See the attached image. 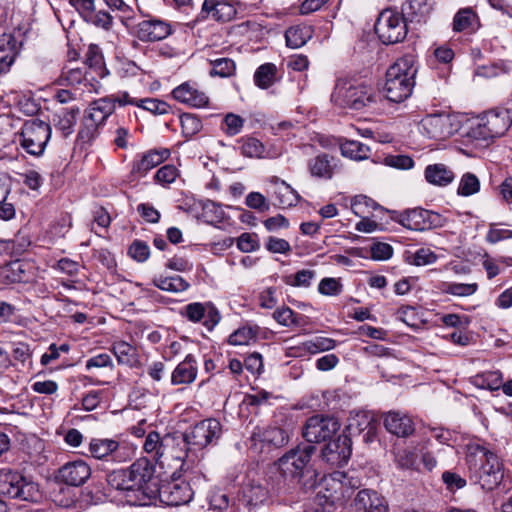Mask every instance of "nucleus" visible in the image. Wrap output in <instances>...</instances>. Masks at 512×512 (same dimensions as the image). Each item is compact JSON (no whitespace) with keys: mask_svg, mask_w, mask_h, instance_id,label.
I'll use <instances>...</instances> for the list:
<instances>
[{"mask_svg":"<svg viewBox=\"0 0 512 512\" xmlns=\"http://www.w3.org/2000/svg\"><path fill=\"white\" fill-rule=\"evenodd\" d=\"M155 467L147 458H139L129 469H119L107 475L109 487L131 506L148 505V489L154 479Z\"/></svg>","mask_w":512,"mask_h":512,"instance_id":"obj_1","label":"nucleus"},{"mask_svg":"<svg viewBox=\"0 0 512 512\" xmlns=\"http://www.w3.org/2000/svg\"><path fill=\"white\" fill-rule=\"evenodd\" d=\"M315 450L312 445L297 446L279 458L277 464L283 481L277 484L278 492L289 491L296 484L305 490L316 487L318 473L311 464Z\"/></svg>","mask_w":512,"mask_h":512,"instance_id":"obj_2","label":"nucleus"},{"mask_svg":"<svg viewBox=\"0 0 512 512\" xmlns=\"http://www.w3.org/2000/svg\"><path fill=\"white\" fill-rule=\"evenodd\" d=\"M466 466L471 481L491 491L502 481L503 464L485 445L474 442L466 446Z\"/></svg>","mask_w":512,"mask_h":512,"instance_id":"obj_3","label":"nucleus"},{"mask_svg":"<svg viewBox=\"0 0 512 512\" xmlns=\"http://www.w3.org/2000/svg\"><path fill=\"white\" fill-rule=\"evenodd\" d=\"M417 71L414 55L407 54L397 59L386 72V98L395 103L406 100L412 94Z\"/></svg>","mask_w":512,"mask_h":512,"instance_id":"obj_4","label":"nucleus"},{"mask_svg":"<svg viewBox=\"0 0 512 512\" xmlns=\"http://www.w3.org/2000/svg\"><path fill=\"white\" fill-rule=\"evenodd\" d=\"M373 88L352 80L339 79L336 82L331 100L335 105L352 110H361L376 103Z\"/></svg>","mask_w":512,"mask_h":512,"instance_id":"obj_5","label":"nucleus"},{"mask_svg":"<svg viewBox=\"0 0 512 512\" xmlns=\"http://www.w3.org/2000/svg\"><path fill=\"white\" fill-rule=\"evenodd\" d=\"M222 434L221 423L209 418L196 423L182 434H175L178 451L181 449L189 453L202 450L210 444H216Z\"/></svg>","mask_w":512,"mask_h":512,"instance_id":"obj_6","label":"nucleus"},{"mask_svg":"<svg viewBox=\"0 0 512 512\" xmlns=\"http://www.w3.org/2000/svg\"><path fill=\"white\" fill-rule=\"evenodd\" d=\"M0 495L21 501H37L39 486L31 477L11 469H0Z\"/></svg>","mask_w":512,"mask_h":512,"instance_id":"obj_7","label":"nucleus"},{"mask_svg":"<svg viewBox=\"0 0 512 512\" xmlns=\"http://www.w3.org/2000/svg\"><path fill=\"white\" fill-rule=\"evenodd\" d=\"M193 495L194 492L186 481L173 478L169 482L159 484L154 476L148 489V504L159 498L162 503L168 506H180L189 503Z\"/></svg>","mask_w":512,"mask_h":512,"instance_id":"obj_8","label":"nucleus"},{"mask_svg":"<svg viewBox=\"0 0 512 512\" xmlns=\"http://www.w3.org/2000/svg\"><path fill=\"white\" fill-rule=\"evenodd\" d=\"M143 447L160 465H164L165 460L175 459L181 462L182 468L187 458V451H178L175 434H166L161 438L158 432L152 431L147 435Z\"/></svg>","mask_w":512,"mask_h":512,"instance_id":"obj_9","label":"nucleus"},{"mask_svg":"<svg viewBox=\"0 0 512 512\" xmlns=\"http://www.w3.org/2000/svg\"><path fill=\"white\" fill-rule=\"evenodd\" d=\"M407 20L397 11L383 10L375 24V32L385 45L402 42L407 35Z\"/></svg>","mask_w":512,"mask_h":512,"instance_id":"obj_10","label":"nucleus"},{"mask_svg":"<svg viewBox=\"0 0 512 512\" xmlns=\"http://www.w3.org/2000/svg\"><path fill=\"white\" fill-rule=\"evenodd\" d=\"M20 137L21 146L27 153L40 156L51 137V127L42 120L32 119L24 123Z\"/></svg>","mask_w":512,"mask_h":512,"instance_id":"obj_11","label":"nucleus"},{"mask_svg":"<svg viewBox=\"0 0 512 512\" xmlns=\"http://www.w3.org/2000/svg\"><path fill=\"white\" fill-rule=\"evenodd\" d=\"M339 429L340 423L336 418L316 414L305 421L302 436L308 443H321L330 441Z\"/></svg>","mask_w":512,"mask_h":512,"instance_id":"obj_12","label":"nucleus"},{"mask_svg":"<svg viewBox=\"0 0 512 512\" xmlns=\"http://www.w3.org/2000/svg\"><path fill=\"white\" fill-rule=\"evenodd\" d=\"M421 127L425 134L435 140H444L457 131V125L447 113L429 114L421 120Z\"/></svg>","mask_w":512,"mask_h":512,"instance_id":"obj_13","label":"nucleus"},{"mask_svg":"<svg viewBox=\"0 0 512 512\" xmlns=\"http://www.w3.org/2000/svg\"><path fill=\"white\" fill-rule=\"evenodd\" d=\"M352 454V441L349 436L342 434L330 440L322 449V459L331 466L347 464Z\"/></svg>","mask_w":512,"mask_h":512,"instance_id":"obj_14","label":"nucleus"},{"mask_svg":"<svg viewBox=\"0 0 512 512\" xmlns=\"http://www.w3.org/2000/svg\"><path fill=\"white\" fill-rule=\"evenodd\" d=\"M171 32L169 23L157 18H149L137 24L135 33L142 42H156L167 38Z\"/></svg>","mask_w":512,"mask_h":512,"instance_id":"obj_15","label":"nucleus"},{"mask_svg":"<svg viewBox=\"0 0 512 512\" xmlns=\"http://www.w3.org/2000/svg\"><path fill=\"white\" fill-rule=\"evenodd\" d=\"M91 475V468L83 460L68 462L58 469L56 478L69 486L83 485Z\"/></svg>","mask_w":512,"mask_h":512,"instance_id":"obj_16","label":"nucleus"},{"mask_svg":"<svg viewBox=\"0 0 512 512\" xmlns=\"http://www.w3.org/2000/svg\"><path fill=\"white\" fill-rule=\"evenodd\" d=\"M250 441L255 449H257L258 443L279 448L288 443L289 435L284 429L279 427H255L250 436Z\"/></svg>","mask_w":512,"mask_h":512,"instance_id":"obj_17","label":"nucleus"},{"mask_svg":"<svg viewBox=\"0 0 512 512\" xmlns=\"http://www.w3.org/2000/svg\"><path fill=\"white\" fill-rule=\"evenodd\" d=\"M353 506L357 512H388L389 510L386 499L372 489L360 490L353 501Z\"/></svg>","mask_w":512,"mask_h":512,"instance_id":"obj_18","label":"nucleus"},{"mask_svg":"<svg viewBox=\"0 0 512 512\" xmlns=\"http://www.w3.org/2000/svg\"><path fill=\"white\" fill-rule=\"evenodd\" d=\"M339 478H343V472L334 471L323 478V491L318 495L325 500V504L334 506L346 502L343 493V482Z\"/></svg>","mask_w":512,"mask_h":512,"instance_id":"obj_19","label":"nucleus"},{"mask_svg":"<svg viewBox=\"0 0 512 512\" xmlns=\"http://www.w3.org/2000/svg\"><path fill=\"white\" fill-rule=\"evenodd\" d=\"M236 15L235 7L226 0H204L200 17L211 18L219 22H228Z\"/></svg>","mask_w":512,"mask_h":512,"instance_id":"obj_20","label":"nucleus"},{"mask_svg":"<svg viewBox=\"0 0 512 512\" xmlns=\"http://www.w3.org/2000/svg\"><path fill=\"white\" fill-rule=\"evenodd\" d=\"M175 100L185 105L201 108L208 104L209 98L205 92L199 90L195 85L185 82L172 91Z\"/></svg>","mask_w":512,"mask_h":512,"instance_id":"obj_21","label":"nucleus"},{"mask_svg":"<svg viewBox=\"0 0 512 512\" xmlns=\"http://www.w3.org/2000/svg\"><path fill=\"white\" fill-rule=\"evenodd\" d=\"M269 182L273 185L275 205L285 209L296 206L301 201V196L287 182L277 176H272Z\"/></svg>","mask_w":512,"mask_h":512,"instance_id":"obj_22","label":"nucleus"},{"mask_svg":"<svg viewBox=\"0 0 512 512\" xmlns=\"http://www.w3.org/2000/svg\"><path fill=\"white\" fill-rule=\"evenodd\" d=\"M383 422L386 430L398 437H408L415 430L412 419L400 412L390 411L386 413Z\"/></svg>","mask_w":512,"mask_h":512,"instance_id":"obj_23","label":"nucleus"},{"mask_svg":"<svg viewBox=\"0 0 512 512\" xmlns=\"http://www.w3.org/2000/svg\"><path fill=\"white\" fill-rule=\"evenodd\" d=\"M427 210L423 208L407 209L404 212H392L391 219L403 227L415 231L426 230Z\"/></svg>","mask_w":512,"mask_h":512,"instance_id":"obj_24","label":"nucleus"},{"mask_svg":"<svg viewBox=\"0 0 512 512\" xmlns=\"http://www.w3.org/2000/svg\"><path fill=\"white\" fill-rule=\"evenodd\" d=\"M19 53L18 41L11 34L0 37V76L7 74Z\"/></svg>","mask_w":512,"mask_h":512,"instance_id":"obj_25","label":"nucleus"},{"mask_svg":"<svg viewBox=\"0 0 512 512\" xmlns=\"http://www.w3.org/2000/svg\"><path fill=\"white\" fill-rule=\"evenodd\" d=\"M197 374V361L192 354H188L173 370L171 383L172 385L191 384L196 380Z\"/></svg>","mask_w":512,"mask_h":512,"instance_id":"obj_26","label":"nucleus"},{"mask_svg":"<svg viewBox=\"0 0 512 512\" xmlns=\"http://www.w3.org/2000/svg\"><path fill=\"white\" fill-rule=\"evenodd\" d=\"M28 264L20 260L12 261L0 269L2 284L25 283L29 281Z\"/></svg>","mask_w":512,"mask_h":512,"instance_id":"obj_27","label":"nucleus"},{"mask_svg":"<svg viewBox=\"0 0 512 512\" xmlns=\"http://www.w3.org/2000/svg\"><path fill=\"white\" fill-rule=\"evenodd\" d=\"M170 156L168 149L150 150L133 164L132 173L144 176L149 170L161 164Z\"/></svg>","mask_w":512,"mask_h":512,"instance_id":"obj_28","label":"nucleus"},{"mask_svg":"<svg viewBox=\"0 0 512 512\" xmlns=\"http://www.w3.org/2000/svg\"><path fill=\"white\" fill-rule=\"evenodd\" d=\"M308 168L312 176L330 179L336 168V159L326 153L319 154L308 162Z\"/></svg>","mask_w":512,"mask_h":512,"instance_id":"obj_29","label":"nucleus"},{"mask_svg":"<svg viewBox=\"0 0 512 512\" xmlns=\"http://www.w3.org/2000/svg\"><path fill=\"white\" fill-rule=\"evenodd\" d=\"M80 109L78 107L63 108L53 116L54 127L62 133L64 137L69 136L74 131L76 124V117L79 114Z\"/></svg>","mask_w":512,"mask_h":512,"instance_id":"obj_30","label":"nucleus"},{"mask_svg":"<svg viewBox=\"0 0 512 512\" xmlns=\"http://www.w3.org/2000/svg\"><path fill=\"white\" fill-rule=\"evenodd\" d=\"M425 179L435 186H447L454 180V173L442 163L431 164L425 168Z\"/></svg>","mask_w":512,"mask_h":512,"instance_id":"obj_31","label":"nucleus"},{"mask_svg":"<svg viewBox=\"0 0 512 512\" xmlns=\"http://www.w3.org/2000/svg\"><path fill=\"white\" fill-rule=\"evenodd\" d=\"M427 0H406L401 7V15L408 21L420 22L429 13Z\"/></svg>","mask_w":512,"mask_h":512,"instance_id":"obj_32","label":"nucleus"},{"mask_svg":"<svg viewBox=\"0 0 512 512\" xmlns=\"http://www.w3.org/2000/svg\"><path fill=\"white\" fill-rule=\"evenodd\" d=\"M479 19L471 8L460 9L453 19V30L455 32L474 31L478 28Z\"/></svg>","mask_w":512,"mask_h":512,"instance_id":"obj_33","label":"nucleus"},{"mask_svg":"<svg viewBox=\"0 0 512 512\" xmlns=\"http://www.w3.org/2000/svg\"><path fill=\"white\" fill-rule=\"evenodd\" d=\"M153 285L163 291L179 293L186 291L190 284L181 276H158L152 281Z\"/></svg>","mask_w":512,"mask_h":512,"instance_id":"obj_34","label":"nucleus"},{"mask_svg":"<svg viewBox=\"0 0 512 512\" xmlns=\"http://www.w3.org/2000/svg\"><path fill=\"white\" fill-rule=\"evenodd\" d=\"M118 449L119 443L112 439H92L89 444V451L96 459L114 456Z\"/></svg>","mask_w":512,"mask_h":512,"instance_id":"obj_35","label":"nucleus"},{"mask_svg":"<svg viewBox=\"0 0 512 512\" xmlns=\"http://www.w3.org/2000/svg\"><path fill=\"white\" fill-rule=\"evenodd\" d=\"M311 37L312 31L307 26H293L285 32L286 45L293 49L302 47Z\"/></svg>","mask_w":512,"mask_h":512,"instance_id":"obj_36","label":"nucleus"},{"mask_svg":"<svg viewBox=\"0 0 512 512\" xmlns=\"http://www.w3.org/2000/svg\"><path fill=\"white\" fill-rule=\"evenodd\" d=\"M112 351L119 364L132 367L138 361L136 348L125 341L115 342Z\"/></svg>","mask_w":512,"mask_h":512,"instance_id":"obj_37","label":"nucleus"},{"mask_svg":"<svg viewBox=\"0 0 512 512\" xmlns=\"http://www.w3.org/2000/svg\"><path fill=\"white\" fill-rule=\"evenodd\" d=\"M277 67L273 63L260 65L254 73L255 85L261 89H268L276 82Z\"/></svg>","mask_w":512,"mask_h":512,"instance_id":"obj_38","label":"nucleus"},{"mask_svg":"<svg viewBox=\"0 0 512 512\" xmlns=\"http://www.w3.org/2000/svg\"><path fill=\"white\" fill-rule=\"evenodd\" d=\"M340 150L343 156L353 160L367 159L370 154L369 146L356 140H345L340 143Z\"/></svg>","mask_w":512,"mask_h":512,"instance_id":"obj_39","label":"nucleus"},{"mask_svg":"<svg viewBox=\"0 0 512 512\" xmlns=\"http://www.w3.org/2000/svg\"><path fill=\"white\" fill-rule=\"evenodd\" d=\"M507 113H490L485 124L488 134L491 137L502 136L510 127V121L507 119Z\"/></svg>","mask_w":512,"mask_h":512,"instance_id":"obj_40","label":"nucleus"},{"mask_svg":"<svg viewBox=\"0 0 512 512\" xmlns=\"http://www.w3.org/2000/svg\"><path fill=\"white\" fill-rule=\"evenodd\" d=\"M478 289V285L476 283H454V282H444L442 284V292L445 294H450L459 297H466L473 295Z\"/></svg>","mask_w":512,"mask_h":512,"instance_id":"obj_41","label":"nucleus"},{"mask_svg":"<svg viewBox=\"0 0 512 512\" xmlns=\"http://www.w3.org/2000/svg\"><path fill=\"white\" fill-rule=\"evenodd\" d=\"M241 153L242 155L250 158H262L264 157L265 147L256 138L246 137L241 139Z\"/></svg>","mask_w":512,"mask_h":512,"instance_id":"obj_42","label":"nucleus"},{"mask_svg":"<svg viewBox=\"0 0 512 512\" xmlns=\"http://www.w3.org/2000/svg\"><path fill=\"white\" fill-rule=\"evenodd\" d=\"M480 189V181L478 177L470 172L465 173L459 183L457 193L461 196H471Z\"/></svg>","mask_w":512,"mask_h":512,"instance_id":"obj_43","label":"nucleus"},{"mask_svg":"<svg viewBox=\"0 0 512 512\" xmlns=\"http://www.w3.org/2000/svg\"><path fill=\"white\" fill-rule=\"evenodd\" d=\"M273 318L283 326H299L301 325L304 317L302 315L296 314L289 307H282L274 311Z\"/></svg>","mask_w":512,"mask_h":512,"instance_id":"obj_44","label":"nucleus"},{"mask_svg":"<svg viewBox=\"0 0 512 512\" xmlns=\"http://www.w3.org/2000/svg\"><path fill=\"white\" fill-rule=\"evenodd\" d=\"M212 70L210 74L212 76L218 75L220 77H229L234 74L236 66L232 59L229 58H218L211 61Z\"/></svg>","mask_w":512,"mask_h":512,"instance_id":"obj_45","label":"nucleus"},{"mask_svg":"<svg viewBox=\"0 0 512 512\" xmlns=\"http://www.w3.org/2000/svg\"><path fill=\"white\" fill-rule=\"evenodd\" d=\"M336 346V341L327 337H316L304 343L305 349L311 353L329 351Z\"/></svg>","mask_w":512,"mask_h":512,"instance_id":"obj_46","label":"nucleus"},{"mask_svg":"<svg viewBox=\"0 0 512 512\" xmlns=\"http://www.w3.org/2000/svg\"><path fill=\"white\" fill-rule=\"evenodd\" d=\"M256 334L257 331L251 327H241L229 336L228 342L234 346L247 345L256 338Z\"/></svg>","mask_w":512,"mask_h":512,"instance_id":"obj_47","label":"nucleus"},{"mask_svg":"<svg viewBox=\"0 0 512 512\" xmlns=\"http://www.w3.org/2000/svg\"><path fill=\"white\" fill-rule=\"evenodd\" d=\"M138 107L143 108L154 115L167 114L171 108L168 103L155 98L140 99Z\"/></svg>","mask_w":512,"mask_h":512,"instance_id":"obj_48","label":"nucleus"},{"mask_svg":"<svg viewBox=\"0 0 512 512\" xmlns=\"http://www.w3.org/2000/svg\"><path fill=\"white\" fill-rule=\"evenodd\" d=\"M512 239V230L508 228H502L498 224L492 223L489 226V230L486 234V241L491 244H496L500 241Z\"/></svg>","mask_w":512,"mask_h":512,"instance_id":"obj_49","label":"nucleus"},{"mask_svg":"<svg viewBox=\"0 0 512 512\" xmlns=\"http://www.w3.org/2000/svg\"><path fill=\"white\" fill-rule=\"evenodd\" d=\"M182 131L185 135L192 136L202 129L201 120L193 114H183L180 118Z\"/></svg>","mask_w":512,"mask_h":512,"instance_id":"obj_50","label":"nucleus"},{"mask_svg":"<svg viewBox=\"0 0 512 512\" xmlns=\"http://www.w3.org/2000/svg\"><path fill=\"white\" fill-rule=\"evenodd\" d=\"M266 496V489L260 485L251 486L248 490L244 491V498L249 506H257L263 503Z\"/></svg>","mask_w":512,"mask_h":512,"instance_id":"obj_51","label":"nucleus"},{"mask_svg":"<svg viewBox=\"0 0 512 512\" xmlns=\"http://www.w3.org/2000/svg\"><path fill=\"white\" fill-rule=\"evenodd\" d=\"M272 394L266 390H258L254 394H246L242 405L246 407L258 408L264 404H267Z\"/></svg>","mask_w":512,"mask_h":512,"instance_id":"obj_52","label":"nucleus"},{"mask_svg":"<svg viewBox=\"0 0 512 512\" xmlns=\"http://www.w3.org/2000/svg\"><path fill=\"white\" fill-rule=\"evenodd\" d=\"M314 275V271L303 269L298 271L294 276L286 277L285 283L296 287H308Z\"/></svg>","mask_w":512,"mask_h":512,"instance_id":"obj_53","label":"nucleus"},{"mask_svg":"<svg viewBox=\"0 0 512 512\" xmlns=\"http://www.w3.org/2000/svg\"><path fill=\"white\" fill-rule=\"evenodd\" d=\"M351 207L356 215L361 216L366 213L365 208H371L375 210L380 208V205L365 195H358L352 200Z\"/></svg>","mask_w":512,"mask_h":512,"instance_id":"obj_54","label":"nucleus"},{"mask_svg":"<svg viewBox=\"0 0 512 512\" xmlns=\"http://www.w3.org/2000/svg\"><path fill=\"white\" fill-rule=\"evenodd\" d=\"M237 247L240 251L249 253L258 250L260 244L256 235L245 232L237 238Z\"/></svg>","mask_w":512,"mask_h":512,"instance_id":"obj_55","label":"nucleus"},{"mask_svg":"<svg viewBox=\"0 0 512 512\" xmlns=\"http://www.w3.org/2000/svg\"><path fill=\"white\" fill-rule=\"evenodd\" d=\"M129 255L138 262H144L150 255V248L146 242L134 240L128 250Z\"/></svg>","mask_w":512,"mask_h":512,"instance_id":"obj_56","label":"nucleus"},{"mask_svg":"<svg viewBox=\"0 0 512 512\" xmlns=\"http://www.w3.org/2000/svg\"><path fill=\"white\" fill-rule=\"evenodd\" d=\"M223 122L225 124L224 131L229 136H234L240 133L244 124L243 118L233 113L227 114Z\"/></svg>","mask_w":512,"mask_h":512,"instance_id":"obj_57","label":"nucleus"},{"mask_svg":"<svg viewBox=\"0 0 512 512\" xmlns=\"http://www.w3.org/2000/svg\"><path fill=\"white\" fill-rule=\"evenodd\" d=\"M85 63L90 68H95V69L101 70L100 75H101V77L104 76V73H103V57L101 55V52H100L98 46H96V45H90L89 46L88 51L86 53Z\"/></svg>","mask_w":512,"mask_h":512,"instance_id":"obj_58","label":"nucleus"},{"mask_svg":"<svg viewBox=\"0 0 512 512\" xmlns=\"http://www.w3.org/2000/svg\"><path fill=\"white\" fill-rule=\"evenodd\" d=\"M178 176V170L173 165H164L156 172L154 178L157 183L171 184Z\"/></svg>","mask_w":512,"mask_h":512,"instance_id":"obj_59","label":"nucleus"},{"mask_svg":"<svg viewBox=\"0 0 512 512\" xmlns=\"http://www.w3.org/2000/svg\"><path fill=\"white\" fill-rule=\"evenodd\" d=\"M183 315L192 322H199L206 315V306L199 302L190 303L185 306Z\"/></svg>","mask_w":512,"mask_h":512,"instance_id":"obj_60","label":"nucleus"},{"mask_svg":"<svg viewBox=\"0 0 512 512\" xmlns=\"http://www.w3.org/2000/svg\"><path fill=\"white\" fill-rule=\"evenodd\" d=\"M85 21L108 30L112 25L113 18L108 12L100 10L97 13L95 11L92 12L91 17H87Z\"/></svg>","mask_w":512,"mask_h":512,"instance_id":"obj_61","label":"nucleus"},{"mask_svg":"<svg viewBox=\"0 0 512 512\" xmlns=\"http://www.w3.org/2000/svg\"><path fill=\"white\" fill-rule=\"evenodd\" d=\"M386 165L397 169L407 170L414 166V161L407 155H389L385 158Z\"/></svg>","mask_w":512,"mask_h":512,"instance_id":"obj_62","label":"nucleus"},{"mask_svg":"<svg viewBox=\"0 0 512 512\" xmlns=\"http://www.w3.org/2000/svg\"><path fill=\"white\" fill-rule=\"evenodd\" d=\"M265 246L271 253L286 254L291 251V246L288 241L273 236L267 238Z\"/></svg>","mask_w":512,"mask_h":512,"instance_id":"obj_63","label":"nucleus"},{"mask_svg":"<svg viewBox=\"0 0 512 512\" xmlns=\"http://www.w3.org/2000/svg\"><path fill=\"white\" fill-rule=\"evenodd\" d=\"M342 290V285L335 278H324L320 281L318 291L323 295H338Z\"/></svg>","mask_w":512,"mask_h":512,"instance_id":"obj_64","label":"nucleus"}]
</instances>
